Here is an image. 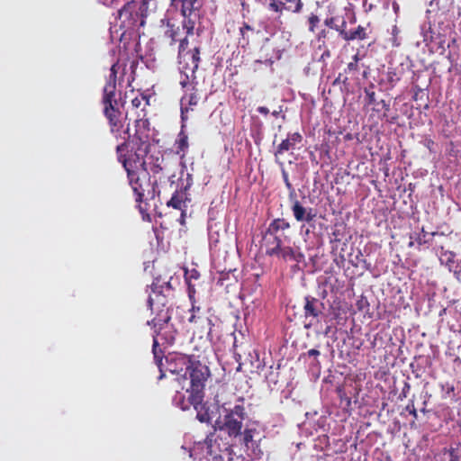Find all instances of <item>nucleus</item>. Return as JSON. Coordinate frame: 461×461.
<instances>
[{"instance_id":"obj_1","label":"nucleus","mask_w":461,"mask_h":461,"mask_svg":"<svg viewBox=\"0 0 461 461\" xmlns=\"http://www.w3.org/2000/svg\"><path fill=\"white\" fill-rule=\"evenodd\" d=\"M200 355L191 353L188 356L172 355L166 357V371L180 375L189 380V386L185 388L188 393L187 400H182L180 407L187 411L191 406L196 411L195 418L202 422V363Z\"/></svg>"},{"instance_id":"obj_2","label":"nucleus","mask_w":461,"mask_h":461,"mask_svg":"<svg viewBox=\"0 0 461 461\" xmlns=\"http://www.w3.org/2000/svg\"><path fill=\"white\" fill-rule=\"evenodd\" d=\"M187 44L186 39L180 41L179 44V58L184 59L185 61L182 71L186 78V81H182L181 84L189 91V93H186L181 99V113L183 120L185 119V113L189 110L193 111L194 107L198 105L200 100L198 89L199 78L196 76L200 63V49L199 47H194L192 52L183 54Z\"/></svg>"},{"instance_id":"obj_3","label":"nucleus","mask_w":461,"mask_h":461,"mask_svg":"<svg viewBox=\"0 0 461 461\" xmlns=\"http://www.w3.org/2000/svg\"><path fill=\"white\" fill-rule=\"evenodd\" d=\"M127 176L129 184L135 194V201L141 212L146 211L142 203L147 201L154 200L158 196L160 191L158 189V181L151 180V176L143 171L140 172L138 168L128 169Z\"/></svg>"},{"instance_id":"obj_4","label":"nucleus","mask_w":461,"mask_h":461,"mask_svg":"<svg viewBox=\"0 0 461 461\" xmlns=\"http://www.w3.org/2000/svg\"><path fill=\"white\" fill-rule=\"evenodd\" d=\"M140 168L160 184L166 180L170 183V185L175 183L176 175L173 165L171 162L165 159L160 152L150 155L148 157L147 160L144 159V157L140 158L138 169Z\"/></svg>"},{"instance_id":"obj_5","label":"nucleus","mask_w":461,"mask_h":461,"mask_svg":"<svg viewBox=\"0 0 461 461\" xmlns=\"http://www.w3.org/2000/svg\"><path fill=\"white\" fill-rule=\"evenodd\" d=\"M127 140H131L134 155L138 158L146 157L150 148V122L147 118V113H138L135 119V132L131 135L129 128L123 131Z\"/></svg>"},{"instance_id":"obj_6","label":"nucleus","mask_w":461,"mask_h":461,"mask_svg":"<svg viewBox=\"0 0 461 461\" xmlns=\"http://www.w3.org/2000/svg\"><path fill=\"white\" fill-rule=\"evenodd\" d=\"M200 277L201 274L196 268L185 269V280L187 285L188 298L191 302V309L189 311L190 314L187 318L189 323H197L202 318L200 306L196 304L197 288L202 287Z\"/></svg>"},{"instance_id":"obj_7","label":"nucleus","mask_w":461,"mask_h":461,"mask_svg":"<svg viewBox=\"0 0 461 461\" xmlns=\"http://www.w3.org/2000/svg\"><path fill=\"white\" fill-rule=\"evenodd\" d=\"M146 10V1H141L139 8H137V5L133 1L126 3L118 12V16L122 23L121 25L127 30L144 26Z\"/></svg>"},{"instance_id":"obj_8","label":"nucleus","mask_w":461,"mask_h":461,"mask_svg":"<svg viewBox=\"0 0 461 461\" xmlns=\"http://www.w3.org/2000/svg\"><path fill=\"white\" fill-rule=\"evenodd\" d=\"M202 0H184L183 14L185 16L184 28L187 35H199L202 32Z\"/></svg>"},{"instance_id":"obj_9","label":"nucleus","mask_w":461,"mask_h":461,"mask_svg":"<svg viewBox=\"0 0 461 461\" xmlns=\"http://www.w3.org/2000/svg\"><path fill=\"white\" fill-rule=\"evenodd\" d=\"M104 104V113L108 120L110 131L116 139L122 137L123 125L121 120L122 113L117 108V100L115 98H102Z\"/></svg>"},{"instance_id":"obj_10","label":"nucleus","mask_w":461,"mask_h":461,"mask_svg":"<svg viewBox=\"0 0 461 461\" xmlns=\"http://www.w3.org/2000/svg\"><path fill=\"white\" fill-rule=\"evenodd\" d=\"M157 289L158 285L153 283L151 285L152 294L149 295L148 305L151 312L155 314L154 317L170 321L169 308L166 306L167 298Z\"/></svg>"},{"instance_id":"obj_11","label":"nucleus","mask_w":461,"mask_h":461,"mask_svg":"<svg viewBox=\"0 0 461 461\" xmlns=\"http://www.w3.org/2000/svg\"><path fill=\"white\" fill-rule=\"evenodd\" d=\"M203 444L206 446L207 456L220 455V453H225L230 448L227 438L222 437V428L219 429L214 428L213 432L207 435Z\"/></svg>"},{"instance_id":"obj_12","label":"nucleus","mask_w":461,"mask_h":461,"mask_svg":"<svg viewBox=\"0 0 461 461\" xmlns=\"http://www.w3.org/2000/svg\"><path fill=\"white\" fill-rule=\"evenodd\" d=\"M189 184L183 189L176 190L170 200L167 203V206L173 207L181 211V218L184 219L186 215L188 204L191 203V198L187 193Z\"/></svg>"},{"instance_id":"obj_13","label":"nucleus","mask_w":461,"mask_h":461,"mask_svg":"<svg viewBox=\"0 0 461 461\" xmlns=\"http://www.w3.org/2000/svg\"><path fill=\"white\" fill-rule=\"evenodd\" d=\"M169 321H166L163 319H159L157 317H153L151 321H148L149 325L152 326V329L154 330L153 334V346H152V352L154 355V359L159 369L161 370V366H163L162 360L163 357L160 356L161 350L158 348V342L157 339V336L160 334L161 330L164 328L165 325L168 323Z\"/></svg>"},{"instance_id":"obj_14","label":"nucleus","mask_w":461,"mask_h":461,"mask_svg":"<svg viewBox=\"0 0 461 461\" xmlns=\"http://www.w3.org/2000/svg\"><path fill=\"white\" fill-rule=\"evenodd\" d=\"M124 140L123 142L117 145L116 147V154L118 160L122 164L124 169L128 173V169H133L138 168V162H140V158L136 157L134 154L131 157L127 158L125 152L128 149V141H131V140H127V136H122ZM142 157H140L141 158Z\"/></svg>"},{"instance_id":"obj_15","label":"nucleus","mask_w":461,"mask_h":461,"mask_svg":"<svg viewBox=\"0 0 461 461\" xmlns=\"http://www.w3.org/2000/svg\"><path fill=\"white\" fill-rule=\"evenodd\" d=\"M303 5L302 0H276L269 4V10L279 14L284 11L299 13Z\"/></svg>"},{"instance_id":"obj_16","label":"nucleus","mask_w":461,"mask_h":461,"mask_svg":"<svg viewBox=\"0 0 461 461\" xmlns=\"http://www.w3.org/2000/svg\"><path fill=\"white\" fill-rule=\"evenodd\" d=\"M303 140V136L299 132L289 133L285 140H283L282 142L276 147L275 151L276 161L281 166H284V163L278 161V157L283 155L285 151H288L291 149L294 148L296 143H300Z\"/></svg>"},{"instance_id":"obj_17","label":"nucleus","mask_w":461,"mask_h":461,"mask_svg":"<svg viewBox=\"0 0 461 461\" xmlns=\"http://www.w3.org/2000/svg\"><path fill=\"white\" fill-rule=\"evenodd\" d=\"M291 210L293 212L294 219L300 222H311L316 217V211L313 208L306 209L295 197L291 207Z\"/></svg>"},{"instance_id":"obj_18","label":"nucleus","mask_w":461,"mask_h":461,"mask_svg":"<svg viewBox=\"0 0 461 461\" xmlns=\"http://www.w3.org/2000/svg\"><path fill=\"white\" fill-rule=\"evenodd\" d=\"M243 420L234 417L232 414L227 413L224 416L222 429H225L228 435L232 438H237L241 435Z\"/></svg>"},{"instance_id":"obj_19","label":"nucleus","mask_w":461,"mask_h":461,"mask_svg":"<svg viewBox=\"0 0 461 461\" xmlns=\"http://www.w3.org/2000/svg\"><path fill=\"white\" fill-rule=\"evenodd\" d=\"M274 257L295 263H301L304 260V255L299 249H294L290 246H283Z\"/></svg>"},{"instance_id":"obj_20","label":"nucleus","mask_w":461,"mask_h":461,"mask_svg":"<svg viewBox=\"0 0 461 461\" xmlns=\"http://www.w3.org/2000/svg\"><path fill=\"white\" fill-rule=\"evenodd\" d=\"M323 303L317 298L312 296H306L303 306L305 317L317 318L322 313Z\"/></svg>"},{"instance_id":"obj_21","label":"nucleus","mask_w":461,"mask_h":461,"mask_svg":"<svg viewBox=\"0 0 461 461\" xmlns=\"http://www.w3.org/2000/svg\"><path fill=\"white\" fill-rule=\"evenodd\" d=\"M346 22H342V29L340 30V36L347 41H354V40H366L367 38V33L366 32V28L358 25L356 30L346 32Z\"/></svg>"},{"instance_id":"obj_22","label":"nucleus","mask_w":461,"mask_h":461,"mask_svg":"<svg viewBox=\"0 0 461 461\" xmlns=\"http://www.w3.org/2000/svg\"><path fill=\"white\" fill-rule=\"evenodd\" d=\"M290 228V223L284 218H276L273 220L267 231L266 235H276L281 233Z\"/></svg>"},{"instance_id":"obj_23","label":"nucleus","mask_w":461,"mask_h":461,"mask_svg":"<svg viewBox=\"0 0 461 461\" xmlns=\"http://www.w3.org/2000/svg\"><path fill=\"white\" fill-rule=\"evenodd\" d=\"M270 236L273 239L272 240L267 241L266 254L270 257H274L275 254H277L278 249H280L283 247L284 239L282 233Z\"/></svg>"},{"instance_id":"obj_24","label":"nucleus","mask_w":461,"mask_h":461,"mask_svg":"<svg viewBox=\"0 0 461 461\" xmlns=\"http://www.w3.org/2000/svg\"><path fill=\"white\" fill-rule=\"evenodd\" d=\"M117 76L109 75L103 90V98H115Z\"/></svg>"},{"instance_id":"obj_25","label":"nucleus","mask_w":461,"mask_h":461,"mask_svg":"<svg viewBox=\"0 0 461 461\" xmlns=\"http://www.w3.org/2000/svg\"><path fill=\"white\" fill-rule=\"evenodd\" d=\"M360 60L359 55L356 54L352 58V61H350L347 68H345L344 72L345 74L350 75V78L355 79L357 78V76L360 71V66L358 64Z\"/></svg>"},{"instance_id":"obj_26","label":"nucleus","mask_w":461,"mask_h":461,"mask_svg":"<svg viewBox=\"0 0 461 461\" xmlns=\"http://www.w3.org/2000/svg\"><path fill=\"white\" fill-rule=\"evenodd\" d=\"M131 104L133 108L140 109V112H136V115L142 114V111L146 112V107L149 105V99L141 94L131 100Z\"/></svg>"},{"instance_id":"obj_27","label":"nucleus","mask_w":461,"mask_h":461,"mask_svg":"<svg viewBox=\"0 0 461 461\" xmlns=\"http://www.w3.org/2000/svg\"><path fill=\"white\" fill-rule=\"evenodd\" d=\"M256 429L246 428L243 432H241L240 441L242 445H244L247 448L249 447V443L253 442L254 434L256 433Z\"/></svg>"},{"instance_id":"obj_28","label":"nucleus","mask_w":461,"mask_h":461,"mask_svg":"<svg viewBox=\"0 0 461 461\" xmlns=\"http://www.w3.org/2000/svg\"><path fill=\"white\" fill-rule=\"evenodd\" d=\"M282 176H283V179H284L286 188L290 192V194H289L290 199H292L293 197H295L294 188L289 180L288 173L284 168L282 169Z\"/></svg>"},{"instance_id":"obj_29","label":"nucleus","mask_w":461,"mask_h":461,"mask_svg":"<svg viewBox=\"0 0 461 461\" xmlns=\"http://www.w3.org/2000/svg\"><path fill=\"white\" fill-rule=\"evenodd\" d=\"M228 413L243 420L246 417V411L243 405H235Z\"/></svg>"},{"instance_id":"obj_30","label":"nucleus","mask_w":461,"mask_h":461,"mask_svg":"<svg viewBox=\"0 0 461 461\" xmlns=\"http://www.w3.org/2000/svg\"><path fill=\"white\" fill-rule=\"evenodd\" d=\"M179 28H175L173 24H167V30L166 31V36L171 39V44L177 41Z\"/></svg>"},{"instance_id":"obj_31","label":"nucleus","mask_w":461,"mask_h":461,"mask_svg":"<svg viewBox=\"0 0 461 461\" xmlns=\"http://www.w3.org/2000/svg\"><path fill=\"white\" fill-rule=\"evenodd\" d=\"M400 31L396 25L392 28V38L390 39L393 47H399L401 42L398 40V34Z\"/></svg>"},{"instance_id":"obj_32","label":"nucleus","mask_w":461,"mask_h":461,"mask_svg":"<svg viewBox=\"0 0 461 461\" xmlns=\"http://www.w3.org/2000/svg\"><path fill=\"white\" fill-rule=\"evenodd\" d=\"M441 389L445 393V397H450L455 392V386L448 382L441 384Z\"/></svg>"},{"instance_id":"obj_33","label":"nucleus","mask_w":461,"mask_h":461,"mask_svg":"<svg viewBox=\"0 0 461 461\" xmlns=\"http://www.w3.org/2000/svg\"><path fill=\"white\" fill-rule=\"evenodd\" d=\"M319 22H320V19L317 15L311 14V16L308 18L309 30L311 32H314L315 27L318 25Z\"/></svg>"},{"instance_id":"obj_34","label":"nucleus","mask_w":461,"mask_h":461,"mask_svg":"<svg viewBox=\"0 0 461 461\" xmlns=\"http://www.w3.org/2000/svg\"><path fill=\"white\" fill-rule=\"evenodd\" d=\"M405 410L413 417L414 420H417L418 419V413H417V410L415 408V405H414V402L413 401H411Z\"/></svg>"},{"instance_id":"obj_35","label":"nucleus","mask_w":461,"mask_h":461,"mask_svg":"<svg viewBox=\"0 0 461 461\" xmlns=\"http://www.w3.org/2000/svg\"><path fill=\"white\" fill-rule=\"evenodd\" d=\"M325 25L330 27V28H331V29H335L336 31H338L339 32H340V30L342 29V26L339 27V26L335 24V18L334 17L327 18L325 20Z\"/></svg>"},{"instance_id":"obj_36","label":"nucleus","mask_w":461,"mask_h":461,"mask_svg":"<svg viewBox=\"0 0 461 461\" xmlns=\"http://www.w3.org/2000/svg\"><path fill=\"white\" fill-rule=\"evenodd\" d=\"M207 338L211 342L214 341V339H218V330L212 325L207 333Z\"/></svg>"},{"instance_id":"obj_37","label":"nucleus","mask_w":461,"mask_h":461,"mask_svg":"<svg viewBox=\"0 0 461 461\" xmlns=\"http://www.w3.org/2000/svg\"><path fill=\"white\" fill-rule=\"evenodd\" d=\"M426 235H427V232L425 231L424 228H422L421 232L416 238V242L418 243V245L420 246L427 242V240H425Z\"/></svg>"},{"instance_id":"obj_38","label":"nucleus","mask_w":461,"mask_h":461,"mask_svg":"<svg viewBox=\"0 0 461 461\" xmlns=\"http://www.w3.org/2000/svg\"><path fill=\"white\" fill-rule=\"evenodd\" d=\"M249 31L254 32V29L248 23H244L243 25L240 28V34L242 35V38L244 40H245L246 33Z\"/></svg>"},{"instance_id":"obj_39","label":"nucleus","mask_w":461,"mask_h":461,"mask_svg":"<svg viewBox=\"0 0 461 461\" xmlns=\"http://www.w3.org/2000/svg\"><path fill=\"white\" fill-rule=\"evenodd\" d=\"M349 78L347 76H344L342 73H339L338 77L334 80V85L337 83H342L344 85L348 84Z\"/></svg>"},{"instance_id":"obj_40","label":"nucleus","mask_w":461,"mask_h":461,"mask_svg":"<svg viewBox=\"0 0 461 461\" xmlns=\"http://www.w3.org/2000/svg\"><path fill=\"white\" fill-rule=\"evenodd\" d=\"M139 65V61L137 59H133L131 61L130 68L131 70V80H134L135 78V70Z\"/></svg>"},{"instance_id":"obj_41","label":"nucleus","mask_w":461,"mask_h":461,"mask_svg":"<svg viewBox=\"0 0 461 461\" xmlns=\"http://www.w3.org/2000/svg\"><path fill=\"white\" fill-rule=\"evenodd\" d=\"M384 110V115L387 112L390 110V105L387 104L384 100H381L380 102H377L376 106H380ZM377 111H379V107L376 108Z\"/></svg>"},{"instance_id":"obj_42","label":"nucleus","mask_w":461,"mask_h":461,"mask_svg":"<svg viewBox=\"0 0 461 461\" xmlns=\"http://www.w3.org/2000/svg\"><path fill=\"white\" fill-rule=\"evenodd\" d=\"M223 453H220V455H208V461H228L224 459Z\"/></svg>"},{"instance_id":"obj_43","label":"nucleus","mask_w":461,"mask_h":461,"mask_svg":"<svg viewBox=\"0 0 461 461\" xmlns=\"http://www.w3.org/2000/svg\"><path fill=\"white\" fill-rule=\"evenodd\" d=\"M366 93L368 104L376 105L377 103L375 101V92L366 91Z\"/></svg>"},{"instance_id":"obj_44","label":"nucleus","mask_w":461,"mask_h":461,"mask_svg":"<svg viewBox=\"0 0 461 461\" xmlns=\"http://www.w3.org/2000/svg\"><path fill=\"white\" fill-rule=\"evenodd\" d=\"M120 67H121V66H120V59H119L117 62H115V63H113V64L112 65V67H111V68H110V74H111V75H113H113L117 76L118 69L120 68Z\"/></svg>"},{"instance_id":"obj_45","label":"nucleus","mask_w":461,"mask_h":461,"mask_svg":"<svg viewBox=\"0 0 461 461\" xmlns=\"http://www.w3.org/2000/svg\"><path fill=\"white\" fill-rule=\"evenodd\" d=\"M179 148L183 150L185 148L187 147V137L186 136H180L178 140Z\"/></svg>"},{"instance_id":"obj_46","label":"nucleus","mask_w":461,"mask_h":461,"mask_svg":"<svg viewBox=\"0 0 461 461\" xmlns=\"http://www.w3.org/2000/svg\"><path fill=\"white\" fill-rule=\"evenodd\" d=\"M443 257L446 258V260H447V264L449 265V263H453L454 262V257H455V254L452 253V252H446Z\"/></svg>"},{"instance_id":"obj_47","label":"nucleus","mask_w":461,"mask_h":461,"mask_svg":"<svg viewBox=\"0 0 461 461\" xmlns=\"http://www.w3.org/2000/svg\"><path fill=\"white\" fill-rule=\"evenodd\" d=\"M257 111L260 113V114H263V115H267L269 113V110L267 107L266 106H258L257 108Z\"/></svg>"},{"instance_id":"obj_48","label":"nucleus","mask_w":461,"mask_h":461,"mask_svg":"<svg viewBox=\"0 0 461 461\" xmlns=\"http://www.w3.org/2000/svg\"><path fill=\"white\" fill-rule=\"evenodd\" d=\"M320 354H321L320 351L315 348H312V349L308 350V352H307V355L309 357H318V356H320Z\"/></svg>"},{"instance_id":"obj_49","label":"nucleus","mask_w":461,"mask_h":461,"mask_svg":"<svg viewBox=\"0 0 461 461\" xmlns=\"http://www.w3.org/2000/svg\"><path fill=\"white\" fill-rule=\"evenodd\" d=\"M362 257H363L362 252L360 250H358V255L357 256V259L366 264V260L364 258H360Z\"/></svg>"},{"instance_id":"obj_50","label":"nucleus","mask_w":461,"mask_h":461,"mask_svg":"<svg viewBox=\"0 0 461 461\" xmlns=\"http://www.w3.org/2000/svg\"><path fill=\"white\" fill-rule=\"evenodd\" d=\"M191 344H194V350L198 352L199 349L197 344L195 343L194 337L191 339Z\"/></svg>"},{"instance_id":"obj_51","label":"nucleus","mask_w":461,"mask_h":461,"mask_svg":"<svg viewBox=\"0 0 461 461\" xmlns=\"http://www.w3.org/2000/svg\"><path fill=\"white\" fill-rule=\"evenodd\" d=\"M272 115H273L274 117H277V116L279 115V112H277V111H274V112L272 113Z\"/></svg>"},{"instance_id":"obj_52","label":"nucleus","mask_w":461,"mask_h":461,"mask_svg":"<svg viewBox=\"0 0 461 461\" xmlns=\"http://www.w3.org/2000/svg\"><path fill=\"white\" fill-rule=\"evenodd\" d=\"M413 246H414V241H411H411L408 243V247H409V248H412Z\"/></svg>"},{"instance_id":"obj_53","label":"nucleus","mask_w":461,"mask_h":461,"mask_svg":"<svg viewBox=\"0 0 461 461\" xmlns=\"http://www.w3.org/2000/svg\"><path fill=\"white\" fill-rule=\"evenodd\" d=\"M324 56L330 57V52H329V51L324 52V53L322 54V57H324Z\"/></svg>"},{"instance_id":"obj_54","label":"nucleus","mask_w":461,"mask_h":461,"mask_svg":"<svg viewBox=\"0 0 461 461\" xmlns=\"http://www.w3.org/2000/svg\"><path fill=\"white\" fill-rule=\"evenodd\" d=\"M228 461H232V457L230 456V453H228Z\"/></svg>"},{"instance_id":"obj_55","label":"nucleus","mask_w":461,"mask_h":461,"mask_svg":"<svg viewBox=\"0 0 461 461\" xmlns=\"http://www.w3.org/2000/svg\"><path fill=\"white\" fill-rule=\"evenodd\" d=\"M330 332V327H328L325 330V334L327 335Z\"/></svg>"},{"instance_id":"obj_56","label":"nucleus","mask_w":461,"mask_h":461,"mask_svg":"<svg viewBox=\"0 0 461 461\" xmlns=\"http://www.w3.org/2000/svg\"><path fill=\"white\" fill-rule=\"evenodd\" d=\"M122 74H125V65H123V68H122Z\"/></svg>"},{"instance_id":"obj_57","label":"nucleus","mask_w":461,"mask_h":461,"mask_svg":"<svg viewBox=\"0 0 461 461\" xmlns=\"http://www.w3.org/2000/svg\"><path fill=\"white\" fill-rule=\"evenodd\" d=\"M208 324L212 325V321L211 320H208Z\"/></svg>"},{"instance_id":"obj_58","label":"nucleus","mask_w":461,"mask_h":461,"mask_svg":"<svg viewBox=\"0 0 461 461\" xmlns=\"http://www.w3.org/2000/svg\"><path fill=\"white\" fill-rule=\"evenodd\" d=\"M167 287H170V283H169V282H168V283H167Z\"/></svg>"},{"instance_id":"obj_59","label":"nucleus","mask_w":461,"mask_h":461,"mask_svg":"<svg viewBox=\"0 0 461 461\" xmlns=\"http://www.w3.org/2000/svg\"><path fill=\"white\" fill-rule=\"evenodd\" d=\"M204 368H205L206 372L209 373L208 367L205 366Z\"/></svg>"},{"instance_id":"obj_60","label":"nucleus","mask_w":461,"mask_h":461,"mask_svg":"<svg viewBox=\"0 0 461 461\" xmlns=\"http://www.w3.org/2000/svg\"><path fill=\"white\" fill-rule=\"evenodd\" d=\"M182 1V5H184V0H181Z\"/></svg>"}]
</instances>
